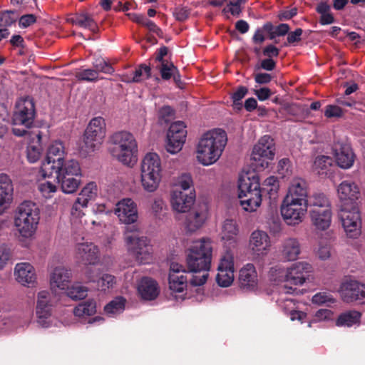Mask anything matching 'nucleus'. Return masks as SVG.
Masks as SVG:
<instances>
[{
	"mask_svg": "<svg viewBox=\"0 0 365 365\" xmlns=\"http://www.w3.org/2000/svg\"><path fill=\"white\" fill-rule=\"evenodd\" d=\"M227 143L226 132L215 128L204 133L196 147V158L204 166L215 163L221 157Z\"/></svg>",
	"mask_w": 365,
	"mask_h": 365,
	"instance_id": "1",
	"label": "nucleus"
},
{
	"mask_svg": "<svg viewBox=\"0 0 365 365\" xmlns=\"http://www.w3.org/2000/svg\"><path fill=\"white\" fill-rule=\"evenodd\" d=\"M311 264L304 262H297L284 269L278 267H272L269 271L270 279L277 284L284 283V292L293 294L297 291L292 285H302L312 272Z\"/></svg>",
	"mask_w": 365,
	"mask_h": 365,
	"instance_id": "2",
	"label": "nucleus"
},
{
	"mask_svg": "<svg viewBox=\"0 0 365 365\" xmlns=\"http://www.w3.org/2000/svg\"><path fill=\"white\" fill-rule=\"evenodd\" d=\"M39 220V208L31 201H24L15 210L14 226L23 238L29 239L34 235Z\"/></svg>",
	"mask_w": 365,
	"mask_h": 365,
	"instance_id": "3",
	"label": "nucleus"
},
{
	"mask_svg": "<svg viewBox=\"0 0 365 365\" xmlns=\"http://www.w3.org/2000/svg\"><path fill=\"white\" fill-rule=\"evenodd\" d=\"M110 140L113 145L110 153L113 158L127 166H132L136 162L138 144L131 133L125 130L115 132Z\"/></svg>",
	"mask_w": 365,
	"mask_h": 365,
	"instance_id": "4",
	"label": "nucleus"
},
{
	"mask_svg": "<svg viewBox=\"0 0 365 365\" xmlns=\"http://www.w3.org/2000/svg\"><path fill=\"white\" fill-rule=\"evenodd\" d=\"M239 198L243 210L254 212L262 203L259 178L256 173L244 174L239 178Z\"/></svg>",
	"mask_w": 365,
	"mask_h": 365,
	"instance_id": "5",
	"label": "nucleus"
},
{
	"mask_svg": "<svg viewBox=\"0 0 365 365\" xmlns=\"http://www.w3.org/2000/svg\"><path fill=\"white\" fill-rule=\"evenodd\" d=\"M309 214L312 225L316 230L325 231L332 221L331 204L329 199L321 192L310 196Z\"/></svg>",
	"mask_w": 365,
	"mask_h": 365,
	"instance_id": "6",
	"label": "nucleus"
},
{
	"mask_svg": "<svg viewBox=\"0 0 365 365\" xmlns=\"http://www.w3.org/2000/svg\"><path fill=\"white\" fill-rule=\"evenodd\" d=\"M36 108L34 99L27 96L20 98L16 103L12 117V133L19 137L26 135L34 123Z\"/></svg>",
	"mask_w": 365,
	"mask_h": 365,
	"instance_id": "7",
	"label": "nucleus"
},
{
	"mask_svg": "<svg viewBox=\"0 0 365 365\" xmlns=\"http://www.w3.org/2000/svg\"><path fill=\"white\" fill-rule=\"evenodd\" d=\"M212 246L210 239L202 238L192 242L187 250L186 262L189 272L209 271L212 259Z\"/></svg>",
	"mask_w": 365,
	"mask_h": 365,
	"instance_id": "8",
	"label": "nucleus"
},
{
	"mask_svg": "<svg viewBox=\"0 0 365 365\" xmlns=\"http://www.w3.org/2000/svg\"><path fill=\"white\" fill-rule=\"evenodd\" d=\"M124 240L128 252L141 264H148L152 261V249L149 240L140 235L136 225L126 226Z\"/></svg>",
	"mask_w": 365,
	"mask_h": 365,
	"instance_id": "9",
	"label": "nucleus"
},
{
	"mask_svg": "<svg viewBox=\"0 0 365 365\" xmlns=\"http://www.w3.org/2000/svg\"><path fill=\"white\" fill-rule=\"evenodd\" d=\"M140 181L143 189L148 192H155L162 178L161 160L155 153H148L143 158L140 166Z\"/></svg>",
	"mask_w": 365,
	"mask_h": 365,
	"instance_id": "10",
	"label": "nucleus"
},
{
	"mask_svg": "<svg viewBox=\"0 0 365 365\" xmlns=\"http://www.w3.org/2000/svg\"><path fill=\"white\" fill-rule=\"evenodd\" d=\"M61 190L66 194L75 192L81 183V169L78 161L68 160L63 165L53 170Z\"/></svg>",
	"mask_w": 365,
	"mask_h": 365,
	"instance_id": "11",
	"label": "nucleus"
},
{
	"mask_svg": "<svg viewBox=\"0 0 365 365\" xmlns=\"http://www.w3.org/2000/svg\"><path fill=\"white\" fill-rule=\"evenodd\" d=\"M72 237L75 242L76 259L84 264H97L100 260L99 249L86 239L84 227L73 230Z\"/></svg>",
	"mask_w": 365,
	"mask_h": 365,
	"instance_id": "12",
	"label": "nucleus"
},
{
	"mask_svg": "<svg viewBox=\"0 0 365 365\" xmlns=\"http://www.w3.org/2000/svg\"><path fill=\"white\" fill-rule=\"evenodd\" d=\"M338 217L348 237L354 239L360 235L361 217L357 202L341 204Z\"/></svg>",
	"mask_w": 365,
	"mask_h": 365,
	"instance_id": "13",
	"label": "nucleus"
},
{
	"mask_svg": "<svg viewBox=\"0 0 365 365\" xmlns=\"http://www.w3.org/2000/svg\"><path fill=\"white\" fill-rule=\"evenodd\" d=\"M106 133V125L103 118H92L84 134V144L87 153L93 152L102 144Z\"/></svg>",
	"mask_w": 365,
	"mask_h": 365,
	"instance_id": "14",
	"label": "nucleus"
},
{
	"mask_svg": "<svg viewBox=\"0 0 365 365\" xmlns=\"http://www.w3.org/2000/svg\"><path fill=\"white\" fill-rule=\"evenodd\" d=\"M55 306L54 297L48 291L42 290L37 294L36 315L37 323L42 327H50Z\"/></svg>",
	"mask_w": 365,
	"mask_h": 365,
	"instance_id": "15",
	"label": "nucleus"
},
{
	"mask_svg": "<svg viewBox=\"0 0 365 365\" xmlns=\"http://www.w3.org/2000/svg\"><path fill=\"white\" fill-rule=\"evenodd\" d=\"M65 154V147L61 141L56 140L49 145L46 160L41 166L43 177L52 175L53 169L63 165L68 160L64 159Z\"/></svg>",
	"mask_w": 365,
	"mask_h": 365,
	"instance_id": "16",
	"label": "nucleus"
},
{
	"mask_svg": "<svg viewBox=\"0 0 365 365\" xmlns=\"http://www.w3.org/2000/svg\"><path fill=\"white\" fill-rule=\"evenodd\" d=\"M309 207V203L284 198L280 209L281 215L288 225H299L303 221Z\"/></svg>",
	"mask_w": 365,
	"mask_h": 365,
	"instance_id": "17",
	"label": "nucleus"
},
{
	"mask_svg": "<svg viewBox=\"0 0 365 365\" xmlns=\"http://www.w3.org/2000/svg\"><path fill=\"white\" fill-rule=\"evenodd\" d=\"M186 125L183 121L173 123L168 131L166 150L171 154L180 152L187 137Z\"/></svg>",
	"mask_w": 365,
	"mask_h": 365,
	"instance_id": "18",
	"label": "nucleus"
},
{
	"mask_svg": "<svg viewBox=\"0 0 365 365\" xmlns=\"http://www.w3.org/2000/svg\"><path fill=\"white\" fill-rule=\"evenodd\" d=\"M274 144L269 135L262 136L252 150V160L258 162L262 167H267L269 160L274 158Z\"/></svg>",
	"mask_w": 365,
	"mask_h": 365,
	"instance_id": "19",
	"label": "nucleus"
},
{
	"mask_svg": "<svg viewBox=\"0 0 365 365\" xmlns=\"http://www.w3.org/2000/svg\"><path fill=\"white\" fill-rule=\"evenodd\" d=\"M97 195V186L95 182L87 184L79 193L71 209L72 224L75 225L78 220L82 223V217L84 215L81 210V207H86L90 200H93Z\"/></svg>",
	"mask_w": 365,
	"mask_h": 365,
	"instance_id": "20",
	"label": "nucleus"
},
{
	"mask_svg": "<svg viewBox=\"0 0 365 365\" xmlns=\"http://www.w3.org/2000/svg\"><path fill=\"white\" fill-rule=\"evenodd\" d=\"M182 264L177 262H172L170 265L168 284L169 288L173 292L181 293L187 287V274Z\"/></svg>",
	"mask_w": 365,
	"mask_h": 365,
	"instance_id": "21",
	"label": "nucleus"
},
{
	"mask_svg": "<svg viewBox=\"0 0 365 365\" xmlns=\"http://www.w3.org/2000/svg\"><path fill=\"white\" fill-rule=\"evenodd\" d=\"M290 27L287 24H280L274 26L270 21L266 22L262 27L257 28L252 38L255 44L261 45L265 41L264 33H267L269 40H274L277 36H284L288 34Z\"/></svg>",
	"mask_w": 365,
	"mask_h": 365,
	"instance_id": "22",
	"label": "nucleus"
},
{
	"mask_svg": "<svg viewBox=\"0 0 365 365\" xmlns=\"http://www.w3.org/2000/svg\"><path fill=\"white\" fill-rule=\"evenodd\" d=\"M270 247V238L266 232L255 230L252 232L249 241V248L254 259L267 255Z\"/></svg>",
	"mask_w": 365,
	"mask_h": 365,
	"instance_id": "23",
	"label": "nucleus"
},
{
	"mask_svg": "<svg viewBox=\"0 0 365 365\" xmlns=\"http://www.w3.org/2000/svg\"><path fill=\"white\" fill-rule=\"evenodd\" d=\"M208 215L207 204L200 203L186 215L185 228L187 232H195L205 224Z\"/></svg>",
	"mask_w": 365,
	"mask_h": 365,
	"instance_id": "24",
	"label": "nucleus"
},
{
	"mask_svg": "<svg viewBox=\"0 0 365 365\" xmlns=\"http://www.w3.org/2000/svg\"><path fill=\"white\" fill-rule=\"evenodd\" d=\"M284 198L300 201L303 203H309L310 196L309 197V185L307 182L299 177L293 178L289 183Z\"/></svg>",
	"mask_w": 365,
	"mask_h": 365,
	"instance_id": "25",
	"label": "nucleus"
},
{
	"mask_svg": "<svg viewBox=\"0 0 365 365\" xmlns=\"http://www.w3.org/2000/svg\"><path fill=\"white\" fill-rule=\"evenodd\" d=\"M216 280L220 287H227L234 280V261L230 253H226L220 262L217 267Z\"/></svg>",
	"mask_w": 365,
	"mask_h": 365,
	"instance_id": "26",
	"label": "nucleus"
},
{
	"mask_svg": "<svg viewBox=\"0 0 365 365\" xmlns=\"http://www.w3.org/2000/svg\"><path fill=\"white\" fill-rule=\"evenodd\" d=\"M115 213L119 220L127 224V226H132L133 223L137 221L138 211L136 204L130 198L123 199L116 205Z\"/></svg>",
	"mask_w": 365,
	"mask_h": 365,
	"instance_id": "27",
	"label": "nucleus"
},
{
	"mask_svg": "<svg viewBox=\"0 0 365 365\" xmlns=\"http://www.w3.org/2000/svg\"><path fill=\"white\" fill-rule=\"evenodd\" d=\"M195 200V190L188 192H182L179 189H173L171 194V205L173 210L178 212H188Z\"/></svg>",
	"mask_w": 365,
	"mask_h": 365,
	"instance_id": "28",
	"label": "nucleus"
},
{
	"mask_svg": "<svg viewBox=\"0 0 365 365\" xmlns=\"http://www.w3.org/2000/svg\"><path fill=\"white\" fill-rule=\"evenodd\" d=\"M333 150L336 162L340 168L348 169L353 165L355 155L349 145L336 142L333 145Z\"/></svg>",
	"mask_w": 365,
	"mask_h": 365,
	"instance_id": "29",
	"label": "nucleus"
},
{
	"mask_svg": "<svg viewBox=\"0 0 365 365\" xmlns=\"http://www.w3.org/2000/svg\"><path fill=\"white\" fill-rule=\"evenodd\" d=\"M341 295L347 302L361 300L365 298V284L356 281L346 282L341 287Z\"/></svg>",
	"mask_w": 365,
	"mask_h": 365,
	"instance_id": "30",
	"label": "nucleus"
},
{
	"mask_svg": "<svg viewBox=\"0 0 365 365\" xmlns=\"http://www.w3.org/2000/svg\"><path fill=\"white\" fill-rule=\"evenodd\" d=\"M14 186L6 174L0 175V215L9 207L13 200Z\"/></svg>",
	"mask_w": 365,
	"mask_h": 365,
	"instance_id": "31",
	"label": "nucleus"
},
{
	"mask_svg": "<svg viewBox=\"0 0 365 365\" xmlns=\"http://www.w3.org/2000/svg\"><path fill=\"white\" fill-rule=\"evenodd\" d=\"M155 68L159 71L160 75V78L158 76L155 77L156 82L159 83L161 80L168 81L173 78V81L179 89H188L186 84L181 81L178 68L172 62L165 64L161 63L160 66Z\"/></svg>",
	"mask_w": 365,
	"mask_h": 365,
	"instance_id": "32",
	"label": "nucleus"
},
{
	"mask_svg": "<svg viewBox=\"0 0 365 365\" xmlns=\"http://www.w3.org/2000/svg\"><path fill=\"white\" fill-rule=\"evenodd\" d=\"M337 192L341 204L356 202L360 195L358 185L351 180L342 181L338 186Z\"/></svg>",
	"mask_w": 365,
	"mask_h": 365,
	"instance_id": "33",
	"label": "nucleus"
},
{
	"mask_svg": "<svg viewBox=\"0 0 365 365\" xmlns=\"http://www.w3.org/2000/svg\"><path fill=\"white\" fill-rule=\"evenodd\" d=\"M14 275L17 282L24 286H33L36 282L34 268L28 262L16 264L14 269Z\"/></svg>",
	"mask_w": 365,
	"mask_h": 365,
	"instance_id": "34",
	"label": "nucleus"
},
{
	"mask_svg": "<svg viewBox=\"0 0 365 365\" xmlns=\"http://www.w3.org/2000/svg\"><path fill=\"white\" fill-rule=\"evenodd\" d=\"M240 287L244 289H254L257 283V274L255 267L247 263L240 270L239 275Z\"/></svg>",
	"mask_w": 365,
	"mask_h": 365,
	"instance_id": "35",
	"label": "nucleus"
},
{
	"mask_svg": "<svg viewBox=\"0 0 365 365\" xmlns=\"http://www.w3.org/2000/svg\"><path fill=\"white\" fill-rule=\"evenodd\" d=\"M301 253V244L295 237H288L283 240L281 246V254L287 261L296 260Z\"/></svg>",
	"mask_w": 365,
	"mask_h": 365,
	"instance_id": "36",
	"label": "nucleus"
},
{
	"mask_svg": "<svg viewBox=\"0 0 365 365\" xmlns=\"http://www.w3.org/2000/svg\"><path fill=\"white\" fill-rule=\"evenodd\" d=\"M71 273L69 269L63 267H56L50 274V284L51 288L66 289L70 282Z\"/></svg>",
	"mask_w": 365,
	"mask_h": 365,
	"instance_id": "37",
	"label": "nucleus"
},
{
	"mask_svg": "<svg viewBox=\"0 0 365 365\" xmlns=\"http://www.w3.org/2000/svg\"><path fill=\"white\" fill-rule=\"evenodd\" d=\"M138 291L141 297L145 300H153L158 295L157 282L150 277H143L138 286Z\"/></svg>",
	"mask_w": 365,
	"mask_h": 365,
	"instance_id": "38",
	"label": "nucleus"
},
{
	"mask_svg": "<svg viewBox=\"0 0 365 365\" xmlns=\"http://www.w3.org/2000/svg\"><path fill=\"white\" fill-rule=\"evenodd\" d=\"M68 21L81 28L88 29L93 33H96L98 31V25L93 16L85 11L75 14L69 18Z\"/></svg>",
	"mask_w": 365,
	"mask_h": 365,
	"instance_id": "39",
	"label": "nucleus"
},
{
	"mask_svg": "<svg viewBox=\"0 0 365 365\" xmlns=\"http://www.w3.org/2000/svg\"><path fill=\"white\" fill-rule=\"evenodd\" d=\"M279 189V183L277 177L269 176L263 182L261 187L262 195L266 193L269 198L275 200Z\"/></svg>",
	"mask_w": 365,
	"mask_h": 365,
	"instance_id": "40",
	"label": "nucleus"
},
{
	"mask_svg": "<svg viewBox=\"0 0 365 365\" xmlns=\"http://www.w3.org/2000/svg\"><path fill=\"white\" fill-rule=\"evenodd\" d=\"M361 318V313L356 311H347L341 314L336 322L338 327H350L359 324Z\"/></svg>",
	"mask_w": 365,
	"mask_h": 365,
	"instance_id": "41",
	"label": "nucleus"
},
{
	"mask_svg": "<svg viewBox=\"0 0 365 365\" xmlns=\"http://www.w3.org/2000/svg\"><path fill=\"white\" fill-rule=\"evenodd\" d=\"M96 312V303L94 300H88L79 304L73 309V314L79 318H84L95 314Z\"/></svg>",
	"mask_w": 365,
	"mask_h": 365,
	"instance_id": "42",
	"label": "nucleus"
},
{
	"mask_svg": "<svg viewBox=\"0 0 365 365\" xmlns=\"http://www.w3.org/2000/svg\"><path fill=\"white\" fill-rule=\"evenodd\" d=\"M125 303V300L123 297H116L105 306L104 312L108 316L114 317L123 312Z\"/></svg>",
	"mask_w": 365,
	"mask_h": 365,
	"instance_id": "43",
	"label": "nucleus"
},
{
	"mask_svg": "<svg viewBox=\"0 0 365 365\" xmlns=\"http://www.w3.org/2000/svg\"><path fill=\"white\" fill-rule=\"evenodd\" d=\"M66 289L67 296L73 300L83 299L88 294V288L80 283H74L71 286L68 284Z\"/></svg>",
	"mask_w": 365,
	"mask_h": 365,
	"instance_id": "44",
	"label": "nucleus"
},
{
	"mask_svg": "<svg viewBox=\"0 0 365 365\" xmlns=\"http://www.w3.org/2000/svg\"><path fill=\"white\" fill-rule=\"evenodd\" d=\"M333 159L326 155L317 156L314 162V170L319 175L327 174L329 168L333 165Z\"/></svg>",
	"mask_w": 365,
	"mask_h": 365,
	"instance_id": "45",
	"label": "nucleus"
},
{
	"mask_svg": "<svg viewBox=\"0 0 365 365\" xmlns=\"http://www.w3.org/2000/svg\"><path fill=\"white\" fill-rule=\"evenodd\" d=\"M239 232L237 225L233 220L227 219L222 226V239L225 240H234Z\"/></svg>",
	"mask_w": 365,
	"mask_h": 365,
	"instance_id": "46",
	"label": "nucleus"
},
{
	"mask_svg": "<svg viewBox=\"0 0 365 365\" xmlns=\"http://www.w3.org/2000/svg\"><path fill=\"white\" fill-rule=\"evenodd\" d=\"M151 77V67L145 63L138 66L133 72L132 81L133 82H140L144 79Z\"/></svg>",
	"mask_w": 365,
	"mask_h": 365,
	"instance_id": "47",
	"label": "nucleus"
},
{
	"mask_svg": "<svg viewBox=\"0 0 365 365\" xmlns=\"http://www.w3.org/2000/svg\"><path fill=\"white\" fill-rule=\"evenodd\" d=\"M192 185V179L190 175L182 174L178 178L173 189H179L182 192H188L190 190H194L191 189Z\"/></svg>",
	"mask_w": 365,
	"mask_h": 365,
	"instance_id": "48",
	"label": "nucleus"
},
{
	"mask_svg": "<svg viewBox=\"0 0 365 365\" xmlns=\"http://www.w3.org/2000/svg\"><path fill=\"white\" fill-rule=\"evenodd\" d=\"M76 77L81 81L88 82H94L99 78V76L94 68L81 69L76 73Z\"/></svg>",
	"mask_w": 365,
	"mask_h": 365,
	"instance_id": "49",
	"label": "nucleus"
},
{
	"mask_svg": "<svg viewBox=\"0 0 365 365\" xmlns=\"http://www.w3.org/2000/svg\"><path fill=\"white\" fill-rule=\"evenodd\" d=\"M38 190L43 197L51 198L57 191V187L49 181H43L38 184Z\"/></svg>",
	"mask_w": 365,
	"mask_h": 365,
	"instance_id": "50",
	"label": "nucleus"
},
{
	"mask_svg": "<svg viewBox=\"0 0 365 365\" xmlns=\"http://www.w3.org/2000/svg\"><path fill=\"white\" fill-rule=\"evenodd\" d=\"M18 15L15 11L6 10L0 11V27H6L11 26L16 22Z\"/></svg>",
	"mask_w": 365,
	"mask_h": 365,
	"instance_id": "51",
	"label": "nucleus"
},
{
	"mask_svg": "<svg viewBox=\"0 0 365 365\" xmlns=\"http://www.w3.org/2000/svg\"><path fill=\"white\" fill-rule=\"evenodd\" d=\"M175 115L174 110L169 106H163L158 111V118L160 123H169Z\"/></svg>",
	"mask_w": 365,
	"mask_h": 365,
	"instance_id": "52",
	"label": "nucleus"
},
{
	"mask_svg": "<svg viewBox=\"0 0 365 365\" xmlns=\"http://www.w3.org/2000/svg\"><path fill=\"white\" fill-rule=\"evenodd\" d=\"M93 66L98 76L100 73H112L114 71L112 66L103 58L96 59Z\"/></svg>",
	"mask_w": 365,
	"mask_h": 365,
	"instance_id": "53",
	"label": "nucleus"
},
{
	"mask_svg": "<svg viewBox=\"0 0 365 365\" xmlns=\"http://www.w3.org/2000/svg\"><path fill=\"white\" fill-rule=\"evenodd\" d=\"M42 155L39 145H30L27 147V159L31 163L37 162Z\"/></svg>",
	"mask_w": 365,
	"mask_h": 365,
	"instance_id": "54",
	"label": "nucleus"
},
{
	"mask_svg": "<svg viewBox=\"0 0 365 365\" xmlns=\"http://www.w3.org/2000/svg\"><path fill=\"white\" fill-rule=\"evenodd\" d=\"M277 171L282 178L289 177L292 174L291 162L288 158H282L278 163Z\"/></svg>",
	"mask_w": 365,
	"mask_h": 365,
	"instance_id": "55",
	"label": "nucleus"
},
{
	"mask_svg": "<svg viewBox=\"0 0 365 365\" xmlns=\"http://www.w3.org/2000/svg\"><path fill=\"white\" fill-rule=\"evenodd\" d=\"M312 302L316 304H331L335 302L332 295L327 292H319L312 297Z\"/></svg>",
	"mask_w": 365,
	"mask_h": 365,
	"instance_id": "56",
	"label": "nucleus"
},
{
	"mask_svg": "<svg viewBox=\"0 0 365 365\" xmlns=\"http://www.w3.org/2000/svg\"><path fill=\"white\" fill-rule=\"evenodd\" d=\"M247 0H229L225 11L230 12L232 15L238 16L242 12L241 4H245Z\"/></svg>",
	"mask_w": 365,
	"mask_h": 365,
	"instance_id": "57",
	"label": "nucleus"
},
{
	"mask_svg": "<svg viewBox=\"0 0 365 365\" xmlns=\"http://www.w3.org/2000/svg\"><path fill=\"white\" fill-rule=\"evenodd\" d=\"M303 34V30L300 28H297L294 31L289 32L287 34V43H284V46L287 45H294V43H299L302 38V35Z\"/></svg>",
	"mask_w": 365,
	"mask_h": 365,
	"instance_id": "58",
	"label": "nucleus"
},
{
	"mask_svg": "<svg viewBox=\"0 0 365 365\" xmlns=\"http://www.w3.org/2000/svg\"><path fill=\"white\" fill-rule=\"evenodd\" d=\"M98 286L102 288V289L106 290V289H109L113 287V284L115 283V277L108 274H103L98 281Z\"/></svg>",
	"mask_w": 365,
	"mask_h": 365,
	"instance_id": "59",
	"label": "nucleus"
},
{
	"mask_svg": "<svg viewBox=\"0 0 365 365\" xmlns=\"http://www.w3.org/2000/svg\"><path fill=\"white\" fill-rule=\"evenodd\" d=\"M11 258V251L7 246H0V270L3 269Z\"/></svg>",
	"mask_w": 365,
	"mask_h": 365,
	"instance_id": "60",
	"label": "nucleus"
},
{
	"mask_svg": "<svg viewBox=\"0 0 365 365\" xmlns=\"http://www.w3.org/2000/svg\"><path fill=\"white\" fill-rule=\"evenodd\" d=\"M168 47L163 46L157 50L155 56V67L160 66V64H165L169 63L168 61L164 59V57L168 54Z\"/></svg>",
	"mask_w": 365,
	"mask_h": 365,
	"instance_id": "61",
	"label": "nucleus"
},
{
	"mask_svg": "<svg viewBox=\"0 0 365 365\" xmlns=\"http://www.w3.org/2000/svg\"><path fill=\"white\" fill-rule=\"evenodd\" d=\"M342 110L340 107L335 105H328L324 110V115L327 118H339L342 115Z\"/></svg>",
	"mask_w": 365,
	"mask_h": 365,
	"instance_id": "62",
	"label": "nucleus"
},
{
	"mask_svg": "<svg viewBox=\"0 0 365 365\" xmlns=\"http://www.w3.org/2000/svg\"><path fill=\"white\" fill-rule=\"evenodd\" d=\"M278 303L285 312H289L290 310L296 308L295 300L292 298L281 297V298L278 299Z\"/></svg>",
	"mask_w": 365,
	"mask_h": 365,
	"instance_id": "63",
	"label": "nucleus"
},
{
	"mask_svg": "<svg viewBox=\"0 0 365 365\" xmlns=\"http://www.w3.org/2000/svg\"><path fill=\"white\" fill-rule=\"evenodd\" d=\"M190 9L187 7H177L173 11V16L178 21H185L190 16Z\"/></svg>",
	"mask_w": 365,
	"mask_h": 365,
	"instance_id": "64",
	"label": "nucleus"
}]
</instances>
